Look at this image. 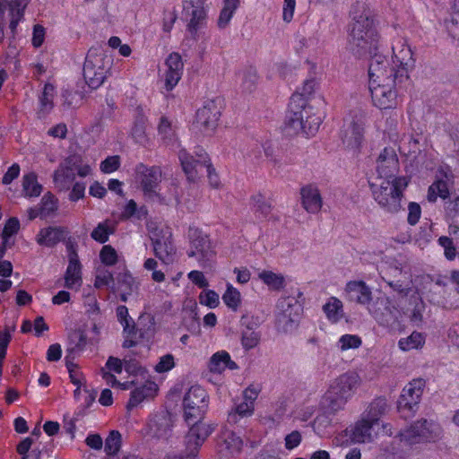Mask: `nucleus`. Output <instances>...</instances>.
I'll return each instance as SVG.
<instances>
[{"instance_id":"f257e3e1","label":"nucleus","mask_w":459,"mask_h":459,"mask_svg":"<svg viewBox=\"0 0 459 459\" xmlns=\"http://www.w3.org/2000/svg\"><path fill=\"white\" fill-rule=\"evenodd\" d=\"M388 285L397 295L395 307L390 298L382 296L371 302V289L362 281H351L346 284L345 291L358 303L368 305L369 314L383 326H393L403 317L412 325L419 326L423 322L425 304L418 290L411 281H388Z\"/></svg>"},{"instance_id":"f03ea898","label":"nucleus","mask_w":459,"mask_h":459,"mask_svg":"<svg viewBox=\"0 0 459 459\" xmlns=\"http://www.w3.org/2000/svg\"><path fill=\"white\" fill-rule=\"evenodd\" d=\"M368 76L373 104L380 109L395 108L398 105L396 86L407 80L395 78L393 70L389 69V61L381 56L371 61Z\"/></svg>"},{"instance_id":"7ed1b4c3","label":"nucleus","mask_w":459,"mask_h":459,"mask_svg":"<svg viewBox=\"0 0 459 459\" xmlns=\"http://www.w3.org/2000/svg\"><path fill=\"white\" fill-rule=\"evenodd\" d=\"M350 43L358 52L370 53L379 41L377 22L369 10L362 8L352 16L349 28Z\"/></svg>"},{"instance_id":"20e7f679","label":"nucleus","mask_w":459,"mask_h":459,"mask_svg":"<svg viewBox=\"0 0 459 459\" xmlns=\"http://www.w3.org/2000/svg\"><path fill=\"white\" fill-rule=\"evenodd\" d=\"M408 185L407 178H371L369 181L373 199L390 213H396L402 209V199Z\"/></svg>"},{"instance_id":"39448f33","label":"nucleus","mask_w":459,"mask_h":459,"mask_svg":"<svg viewBox=\"0 0 459 459\" xmlns=\"http://www.w3.org/2000/svg\"><path fill=\"white\" fill-rule=\"evenodd\" d=\"M359 384V377L354 373L342 374L335 378L322 396L320 404L333 413L342 410L348 400L353 395Z\"/></svg>"},{"instance_id":"423d86ee","label":"nucleus","mask_w":459,"mask_h":459,"mask_svg":"<svg viewBox=\"0 0 459 459\" xmlns=\"http://www.w3.org/2000/svg\"><path fill=\"white\" fill-rule=\"evenodd\" d=\"M147 228L156 257L164 264H173L176 259L177 249L172 241L170 229L165 224L153 221L149 222Z\"/></svg>"},{"instance_id":"0eeeda50","label":"nucleus","mask_w":459,"mask_h":459,"mask_svg":"<svg viewBox=\"0 0 459 459\" xmlns=\"http://www.w3.org/2000/svg\"><path fill=\"white\" fill-rule=\"evenodd\" d=\"M77 175L81 178L90 176L92 172V166L82 160L80 156L71 155L64 160L54 172L53 180L56 187L60 191H66Z\"/></svg>"},{"instance_id":"6e6552de","label":"nucleus","mask_w":459,"mask_h":459,"mask_svg":"<svg viewBox=\"0 0 459 459\" xmlns=\"http://www.w3.org/2000/svg\"><path fill=\"white\" fill-rule=\"evenodd\" d=\"M377 427V424L360 416L352 425L335 437V442L338 446H347L349 443H373L378 437Z\"/></svg>"},{"instance_id":"1a4fd4ad","label":"nucleus","mask_w":459,"mask_h":459,"mask_svg":"<svg viewBox=\"0 0 459 459\" xmlns=\"http://www.w3.org/2000/svg\"><path fill=\"white\" fill-rule=\"evenodd\" d=\"M183 10L188 17L187 37L193 40L200 39L207 24L209 5L206 0H183Z\"/></svg>"},{"instance_id":"9d476101","label":"nucleus","mask_w":459,"mask_h":459,"mask_svg":"<svg viewBox=\"0 0 459 459\" xmlns=\"http://www.w3.org/2000/svg\"><path fill=\"white\" fill-rule=\"evenodd\" d=\"M109 69V61L100 48H91L83 65V77L86 83L97 89L104 82Z\"/></svg>"},{"instance_id":"9b49d317","label":"nucleus","mask_w":459,"mask_h":459,"mask_svg":"<svg viewBox=\"0 0 459 459\" xmlns=\"http://www.w3.org/2000/svg\"><path fill=\"white\" fill-rule=\"evenodd\" d=\"M161 170L158 167H146L140 164L135 169V180L141 185L146 197L151 199L159 197L165 202H178L176 192L169 196L164 195L160 192L159 184L161 181Z\"/></svg>"},{"instance_id":"f8f14e48","label":"nucleus","mask_w":459,"mask_h":459,"mask_svg":"<svg viewBox=\"0 0 459 459\" xmlns=\"http://www.w3.org/2000/svg\"><path fill=\"white\" fill-rule=\"evenodd\" d=\"M188 257L195 258L200 266H205L215 256L212 243L207 234L196 227H189L187 231Z\"/></svg>"},{"instance_id":"ddd939ff","label":"nucleus","mask_w":459,"mask_h":459,"mask_svg":"<svg viewBox=\"0 0 459 459\" xmlns=\"http://www.w3.org/2000/svg\"><path fill=\"white\" fill-rule=\"evenodd\" d=\"M392 50V64L389 63V69L393 70L395 78L409 80V74L414 67L415 60L408 40L402 37L394 39Z\"/></svg>"},{"instance_id":"4468645a","label":"nucleus","mask_w":459,"mask_h":459,"mask_svg":"<svg viewBox=\"0 0 459 459\" xmlns=\"http://www.w3.org/2000/svg\"><path fill=\"white\" fill-rule=\"evenodd\" d=\"M196 155L198 156L197 160L194 159V157L188 154L185 150H181L178 153L182 169L187 179L195 182L197 178L198 169L204 165L206 168L210 186L213 188H219L221 186L220 178L212 165L207 163L205 152L200 150Z\"/></svg>"},{"instance_id":"2eb2a0df","label":"nucleus","mask_w":459,"mask_h":459,"mask_svg":"<svg viewBox=\"0 0 459 459\" xmlns=\"http://www.w3.org/2000/svg\"><path fill=\"white\" fill-rule=\"evenodd\" d=\"M208 408V395L200 385H192L183 397L184 416L187 424L202 420Z\"/></svg>"},{"instance_id":"dca6fc26","label":"nucleus","mask_w":459,"mask_h":459,"mask_svg":"<svg viewBox=\"0 0 459 459\" xmlns=\"http://www.w3.org/2000/svg\"><path fill=\"white\" fill-rule=\"evenodd\" d=\"M440 434V427L433 420H421L414 422L400 433L402 442L412 446L430 442Z\"/></svg>"},{"instance_id":"f3484780","label":"nucleus","mask_w":459,"mask_h":459,"mask_svg":"<svg viewBox=\"0 0 459 459\" xmlns=\"http://www.w3.org/2000/svg\"><path fill=\"white\" fill-rule=\"evenodd\" d=\"M29 0H0V41L4 38V28L8 26L14 36L17 25L23 19Z\"/></svg>"},{"instance_id":"a211bd4d","label":"nucleus","mask_w":459,"mask_h":459,"mask_svg":"<svg viewBox=\"0 0 459 459\" xmlns=\"http://www.w3.org/2000/svg\"><path fill=\"white\" fill-rule=\"evenodd\" d=\"M223 108V100L220 98L207 100L196 112V126L204 134L210 135L216 130Z\"/></svg>"},{"instance_id":"6ab92c4d","label":"nucleus","mask_w":459,"mask_h":459,"mask_svg":"<svg viewBox=\"0 0 459 459\" xmlns=\"http://www.w3.org/2000/svg\"><path fill=\"white\" fill-rule=\"evenodd\" d=\"M301 312V306L293 297L281 298L277 303V327L284 333L296 329Z\"/></svg>"},{"instance_id":"aec40b11","label":"nucleus","mask_w":459,"mask_h":459,"mask_svg":"<svg viewBox=\"0 0 459 459\" xmlns=\"http://www.w3.org/2000/svg\"><path fill=\"white\" fill-rule=\"evenodd\" d=\"M423 393V383L414 379L408 383L402 390L397 400L396 408L401 417L407 419L414 415Z\"/></svg>"},{"instance_id":"412c9836","label":"nucleus","mask_w":459,"mask_h":459,"mask_svg":"<svg viewBox=\"0 0 459 459\" xmlns=\"http://www.w3.org/2000/svg\"><path fill=\"white\" fill-rule=\"evenodd\" d=\"M400 164L396 151L385 147L378 154L375 164V174L371 178H405L399 175Z\"/></svg>"},{"instance_id":"4be33fe9","label":"nucleus","mask_w":459,"mask_h":459,"mask_svg":"<svg viewBox=\"0 0 459 459\" xmlns=\"http://www.w3.org/2000/svg\"><path fill=\"white\" fill-rule=\"evenodd\" d=\"M291 112L290 121L295 130H300L307 136H312L318 131L322 120L312 107L299 108Z\"/></svg>"},{"instance_id":"5701e85b","label":"nucleus","mask_w":459,"mask_h":459,"mask_svg":"<svg viewBox=\"0 0 459 459\" xmlns=\"http://www.w3.org/2000/svg\"><path fill=\"white\" fill-rule=\"evenodd\" d=\"M145 434L152 437L172 442L173 432L170 418L165 413L154 415L145 428Z\"/></svg>"},{"instance_id":"b1692460","label":"nucleus","mask_w":459,"mask_h":459,"mask_svg":"<svg viewBox=\"0 0 459 459\" xmlns=\"http://www.w3.org/2000/svg\"><path fill=\"white\" fill-rule=\"evenodd\" d=\"M188 425L190 428L186 437V446L188 450L195 449L197 456L199 447L212 434L213 427L201 420H192Z\"/></svg>"},{"instance_id":"393cba45","label":"nucleus","mask_w":459,"mask_h":459,"mask_svg":"<svg viewBox=\"0 0 459 459\" xmlns=\"http://www.w3.org/2000/svg\"><path fill=\"white\" fill-rule=\"evenodd\" d=\"M184 64L178 53H170L165 60L164 82L167 91H171L178 83Z\"/></svg>"},{"instance_id":"a878e982","label":"nucleus","mask_w":459,"mask_h":459,"mask_svg":"<svg viewBox=\"0 0 459 459\" xmlns=\"http://www.w3.org/2000/svg\"><path fill=\"white\" fill-rule=\"evenodd\" d=\"M65 287L78 291L82 285V264L78 255L72 251L68 255V265L64 274Z\"/></svg>"},{"instance_id":"bb28decb","label":"nucleus","mask_w":459,"mask_h":459,"mask_svg":"<svg viewBox=\"0 0 459 459\" xmlns=\"http://www.w3.org/2000/svg\"><path fill=\"white\" fill-rule=\"evenodd\" d=\"M122 370V360L115 357H109L106 362L105 368L101 370L102 377L105 379L108 385H110L112 387H118L121 390H127L134 385H137L134 380L123 383L117 381L114 374H120Z\"/></svg>"},{"instance_id":"cd10ccee","label":"nucleus","mask_w":459,"mask_h":459,"mask_svg":"<svg viewBox=\"0 0 459 459\" xmlns=\"http://www.w3.org/2000/svg\"><path fill=\"white\" fill-rule=\"evenodd\" d=\"M364 122L361 120L353 121L344 129L342 143L348 150L358 152L364 143Z\"/></svg>"},{"instance_id":"c85d7f7f","label":"nucleus","mask_w":459,"mask_h":459,"mask_svg":"<svg viewBox=\"0 0 459 459\" xmlns=\"http://www.w3.org/2000/svg\"><path fill=\"white\" fill-rule=\"evenodd\" d=\"M317 88L318 82L315 78L305 80L292 94L290 102V109L295 110L299 109V108L309 107L307 100L314 96Z\"/></svg>"},{"instance_id":"c756f323","label":"nucleus","mask_w":459,"mask_h":459,"mask_svg":"<svg viewBox=\"0 0 459 459\" xmlns=\"http://www.w3.org/2000/svg\"><path fill=\"white\" fill-rule=\"evenodd\" d=\"M207 368L211 373L222 374L227 368L237 369L238 365L231 359L228 351L221 350L211 356L207 363Z\"/></svg>"},{"instance_id":"7c9ffc66","label":"nucleus","mask_w":459,"mask_h":459,"mask_svg":"<svg viewBox=\"0 0 459 459\" xmlns=\"http://www.w3.org/2000/svg\"><path fill=\"white\" fill-rule=\"evenodd\" d=\"M303 207L311 213H316L322 208V198L318 188L313 185H307L300 190Z\"/></svg>"},{"instance_id":"2f4dec72","label":"nucleus","mask_w":459,"mask_h":459,"mask_svg":"<svg viewBox=\"0 0 459 459\" xmlns=\"http://www.w3.org/2000/svg\"><path fill=\"white\" fill-rule=\"evenodd\" d=\"M157 391L158 385L152 381H146L144 384L135 386L131 392L127 407L131 409L137 406L145 399L153 397Z\"/></svg>"},{"instance_id":"473e14b6","label":"nucleus","mask_w":459,"mask_h":459,"mask_svg":"<svg viewBox=\"0 0 459 459\" xmlns=\"http://www.w3.org/2000/svg\"><path fill=\"white\" fill-rule=\"evenodd\" d=\"M388 409L387 400L385 397H377L368 405L360 416L379 426L380 418L387 412Z\"/></svg>"},{"instance_id":"72a5a7b5","label":"nucleus","mask_w":459,"mask_h":459,"mask_svg":"<svg viewBox=\"0 0 459 459\" xmlns=\"http://www.w3.org/2000/svg\"><path fill=\"white\" fill-rule=\"evenodd\" d=\"M426 343V334L419 331H412L409 335L401 337L397 346L403 352L421 351Z\"/></svg>"},{"instance_id":"f704fd0d","label":"nucleus","mask_w":459,"mask_h":459,"mask_svg":"<svg viewBox=\"0 0 459 459\" xmlns=\"http://www.w3.org/2000/svg\"><path fill=\"white\" fill-rule=\"evenodd\" d=\"M321 411L317 414L313 421L312 427L316 435L321 437H327L333 425V416L335 413L331 412L326 409H323L320 405Z\"/></svg>"},{"instance_id":"c9c22d12","label":"nucleus","mask_w":459,"mask_h":459,"mask_svg":"<svg viewBox=\"0 0 459 459\" xmlns=\"http://www.w3.org/2000/svg\"><path fill=\"white\" fill-rule=\"evenodd\" d=\"M221 439L220 452L226 456L238 453L243 446L242 439L230 430H224L221 433Z\"/></svg>"},{"instance_id":"e433bc0d","label":"nucleus","mask_w":459,"mask_h":459,"mask_svg":"<svg viewBox=\"0 0 459 459\" xmlns=\"http://www.w3.org/2000/svg\"><path fill=\"white\" fill-rule=\"evenodd\" d=\"M258 279L272 291H279L285 287V277L281 273L271 270H262L257 274Z\"/></svg>"},{"instance_id":"4c0bfd02","label":"nucleus","mask_w":459,"mask_h":459,"mask_svg":"<svg viewBox=\"0 0 459 459\" xmlns=\"http://www.w3.org/2000/svg\"><path fill=\"white\" fill-rule=\"evenodd\" d=\"M117 279L118 287L121 290V299L126 301L127 297L138 290L136 279L128 270H124L118 273Z\"/></svg>"},{"instance_id":"58836bf2","label":"nucleus","mask_w":459,"mask_h":459,"mask_svg":"<svg viewBox=\"0 0 459 459\" xmlns=\"http://www.w3.org/2000/svg\"><path fill=\"white\" fill-rule=\"evenodd\" d=\"M63 230L56 227H48L41 229L36 237L39 245L44 247H53L63 238Z\"/></svg>"},{"instance_id":"ea45409f","label":"nucleus","mask_w":459,"mask_h":459,"mask_svg":"<svg viewBox=\"0 0 459 459\" xmlns=\"http://www.w3.org/2000/svg\"><path fill=\"white\" fill-rule=\"evenodd\" d=\"M323 310L326 318L331 323H338L344 316L343 304L336 297H330L323 306Z\"/></svg>"},{"instance_id":"a19ab883","label":"nucleus","mask_w":459,"mask_h":459,"mask_svg":"<svg viewBox=\"0 0 459 459\" xmlns=\"http://www.w3.org/2000/svg\"><path fill=\"white\" fill-rule=\"evenodd\" d=\"M239 5L240 0L222 1V6L217 20V25L220 29H225L230 24Z\"/></svg>"},{"instance_id":"79ce46f5","label":"nucleus","mask_w":459,"mask_h":459,"mask_svg":"<svg viewBox=\"0 0 459 459\" xmlns=\"http://www.w3.org/2000/svg\"><path fill=\"white\" fill-rule=\"evenodd\" d=\"M444 27L453 39H459V0L453 2L450 13L444 20Z\"/></svg>"},{"instance_id":"37998d69","label":"nucleus","mask_w":459,"mask_h":459,"mask_svg":"<svg viewBox=\"0 0 459 459\" xmlns=\"http://www.w3.org/2000/svg\"><path fill=\"white\" fill-rule=\"evenodd\" d=\"M222 301L232 312H237L241 307L242 297L240 291L231 283L227 282L226 290L222 294Z\"/></svg>"},{"instance_id":"c03bdc74","label":"nucleus","mask_w":459,"mask_h":459,"mask_svg":"<svg viewBox=\"0 0 459 459\" xmlns=\"http://www.w3.org/2000/svg\"><path fill=\"white\" fill-rule=\"evenodd\" d=\"M254 411V404L246 403L243 400L242 402L232 407L231 410L229 411L228 422L230 424H236L239 421V420L252 416Z\"/></svg>"},{"instance_id":"a18cd8bd","label":"nucleus","mask_w":459,"mask_h":459,"mask_svg":"<svg viewBox=\"0 0 459 459\" xmlns=\"http://www.w3.org/2000/svg\"><path fill=\"white\" fill-rule=\"evenodd\" d=\"M448 196V183L443 178L436 179L428 189L427 199L429 202L434 203L438 197L445 200Z\"/></svg>"},{"instance_id":"49530a36","label":"nucleus","mask_w":459,"mask_h":459,"mask_svg":"<svg viewBox=\"0 0 459 459\" xmlns=\"http://www.w3.org/2000/svg\"><path fill=\"white\" fill-rule=\"evenodd\" d=\"M389 139L391 142L398 143V150L402 154L411 155V153L416 152L418 150V142L414 139H409L405 136L400 139V136L397 133H390Z\"/></svg>"},{"instance_id":"de8ad7c7","label":"nucleus","mask_w":459,"mask_h":459,"mask_svg":"<svg viewBox=\"0 0 459 459\" xmlns=\"http://www.w3.org/2000/svg\"><path fill=\"white\" fill-rule=\"evenodd\" d=\"M94 287L97 289L107 287L113 292H116L117 290L114 285V278L112 273L101 267L97 268L94 280Z\"/></svg>"},{"instance_id":"09e8293b","label":"nucleus","mask_w":459,"mask_h":459,"mask_svg":"<svg viewBox=\"0 0 459 459\" xmlns=\"http://www.w3.org/2000/svg\"><path fill=\"white\" fill-rule=\"evenodd\" d=\"M158 134L166 145L172 144L176 139L175 129L172 126V123L164 117L160 119Z\"/></svg>"},{"instance_id":"8fccbe9b","label":"nucleus","mask_w":459,"mask_h":459,"mask_svg":"<svg viewBox=\"0 0 459 459\" xmlns=\"http://www.w3.org/2000/svg\"><path fill=\"white\" fill-rule=\"evenodd\" d=\"M22 187L26 196H39L42 187L39 184L37 176L34 173H28L23 176Z\"/></svg>"},{"instance_id":"3c124183","label":"nucleus","mask_w":459,"mask_h":459,"mask_svg":"<svg viewBox=\"0 0 459 459\" xmlns=\"http://www.w3.org/2000/svg\"><path fill=\"white\" fill-rule=\"evenodd\" d=\"M114 231V225L110 221L100 222L92 230L91 238L100 243H105L108 240L109 235Z\"/></svg>"},{"instance_id":"603ef678","label":"nucleus","mask_w":459,"mask_h":459,"mask_svg":"<svg viewBox=\"0 0 459 459\" xmlns=\"http://www.w3.org/2000/svg\"><path fill=\"white\" fill-rule=\"evenodd\" d=\"M362 340L357 334H343L342 335L338 342L337 347L342 351H346L351 349H358L361 346Z\"/></svg>"},{"instance_id":"864d4df0","label":"nucleus","mask_w":459,"mask_h":459,"mask_svg":"<svg viewBox=\"0 0 459 459\" xmlns=\"http://www.w3.org/2000/svg\"><path fill=\"white\" fill-rule=\"evenodd\" d=\"M121 434L117 430H112L105 440L104 450L108 455H116L121 447Z\"/></svg>"},{"instance_id":"5fc2aeb1","label":"nucleus","mask_w":459,"mask_h":459,"mask_svg":"<svg viewBox=\"0 0 459 459\" xmlns=\"http://www.w3.org/2000/svg\"><path fill=\"white\" fill-rule=\"evenodd\" d=\"M19 229L20 222L18 219L14 217L8 219L1 233V239L8 240L10 243L14 244L13 237L17 234Z\"/></svg>"},{"instance_id":"6e6d98bb","label":"nucleus","mask_w":459,"mask_h":459,"mask_svg":"<svg viewBox=\"0 0 459 459\" xmlns=\"http://www.w3.org/2000/svg\"><path fill=\"white\" fill-rule=\"evenodd\" d=\"M175 367V357L172 354L168 353L159 358L153 369L157 374H165L172 370Z\"/></svg>"},{"instance_id":"4d7b16f0","label":"nucleus","mask_w":459,"mask_h":459,"mask_svg":"<svg viewBox=\"0 0 459 459\" xmlns=\"http://www.w3.org/2000/svg\"><path fill=\"white\" fill-rule=\"evenodd\" d=\"M40 217L46 218L57 209V199L51 194L45 195L40 203Z\"/></svg>"},{"instance_id":"13d9d810","label":"nucleus","mask_w":459,"mask_h":459,"mask_svg":"<svg viewBox=\"0 0 459 459\" xmlns=\"http://www.w3.org/2000/svg\"><path fill=\"white\" fill-rule=\"evenodd\" d=\"M199 302L201 305L209 308H215L220 304L219 294L212 290H204L199 294Z\"/></svg>"},{"instance_id":"bf43d9fd","label":"nucleus","mask_w":459,"mask_h":459,"mask_svg":"<svg viewBox=\"0 0 459 459\" xmlns=\"http://www.w3.org/2000/svg\"><path fill=\"white\" fill-rule=\"evenodd\" d=\"M146 123L144 116H140L134 120L131 134L135 142L142 143L145 140Z\"/></svg>"},{"instance_id":"052dcab7","label":"nucleus","mask_w":459,"mask_h":459,"mask_svg":"<svg viewBox=\"0 0 459 459\" xmlns=\"http://www.w3.org/2000/svg\"><path fill=\"white\" fill-rule=\"evenodd\" d=\"M100 262L106 266H113L118 262V255L109 245L103 246L100 252Z\"/></svg>"},{"instance_id":"680f3d73","label":"nucleus","mask_w":459,"mask_h":459,"mask_svg":"<svg viewBox=\"0 0 459 459\" xmlns=\"http://www.w3.org/2000/svg\"><path fill=\"white\" fill-rule=\"evenodd\" d=\"M117 316L124 327V332L131 334L134 332V326L132 318L128 315V309L126 306H119L117 308Z\"/></svg>"},{"instance_id":"e2e57ef3","label":"nucleus","mask_w":459,"mask_h":459,"mask_svg":"<svg viewBox=\"0 0 459 459\" xmlns=\"http://www.w3.org/2000/svg\"><path fill=\"white\" fill-rule=\"evenodd\" d=\"M259 342L260 333L258 332L247 329L242 333L241 344L244 349H254L258 345Z\"/></svg>"},{"instance_id":"0e129e2a","label":"nucleus","mask_w":459,"mask_h":459,"mask_svg":"<svg viewBox=\"0 0 459 459\" xmlns=\"http://www.w3.org/2000/svg\"><path fill=\"white\" fill-rule=\"evenodd\" d=\"M158 262L153 258H147L143 263V268L152 272V280L155 282H163L165 281V273L157 270Z\"/></svg>"},{"instance_id":"69168bd1","label":"nucleus","mask_w":459,"mask_h":459,"mask_svg":"<svg viewBox=\"0 0 459 459\" xmlns=\"http://www.w3.org/2000/svg\"><path fill=\"white\" fill-rule=\"evenodd\" d=\"M54 93V85L51 83H46L44 86L42 95L40 97V106L42 110L48 111L51 109Z\"/></svg>"},{"instance_id":"338daca9","label":"nucleus","mask_w":459,"mask_h":459,"mask_svg":"<svg viewBox=\"0 0 459 459\" xmlns=\"http://www.w3.org/2000/svg\"><path fill=\"white\" fill-rule=\"evenodd\" d=\"M407 221L410 225H416L421 217V207L416 202H410L407 206Z\"/></svg>"},{"instance_id":"774afa93","label":"nucleus","mask_w":459,"mask_h":459,"mask_svg":"<svg viewBox=\"0 0 459 459\" xmlns=\"http://www.w3.org/2000/svg\"><path fill=\"white\" fill-rule=\"evenodd\" d=\"M120 166L119 156H109L105 159L100 166V170L105 174H110L118 169Z\"/></svg>"}]
</instances>
